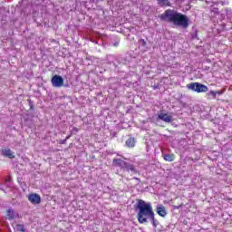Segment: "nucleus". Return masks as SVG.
Wrapping results in <instances>:
<instances>
[{
	"instance_id": "27",
	"label": "nucleus",
	"mask_w": 232,
	"mask_h": 232,
	"mask_svg": "<svg viewBox=\"0 0 232 232\" xmlns=\"http://www.w3.org/2000/svg\"><path fill=\"white\" fill-rule=\"evenodd\" d=\"M68 139H70V135L65 138V140H68Z\"/></svg>"
},
{
	"instance_id": "22",
	"label": "nucleus",
	"mask_w": 232,
	"mask_h": 232,
	"mask_svg": "<svg viewBox=\"0 0 232 232\" xmlns=\"http://www.w3.org/2000/svg\"><path fill=\"white\" fill-rule=\"evenodd\" d=\"M182 207V205L179 206H174V209H180V208Z\"/></svg>"
},
{
	"instance_id": "18",
	"label": "nucleus",
	"mask_w": 232,
	"mask_h": 232,
	"mask_svg": "<svg viewBox=\"0 0 232 232\" xmlns=\"http://www.w3.org/2000/svg\"><path fill=\"white\" fill-rule=\"evenodd\" d=\"M217 93H218V92H215V91L209 92V95H211L212 97H217Z\"/></svg>"
},
{
	"instance_id": "6",
	"label": "nucleus",
	"mask_w": 232,
	"mask_h": 232,
	"mask_svg": "<svg viewBox=\"0 0 232 232\" xmlns=\"http://www.w3.org/2000/svg\"><path fill=\"white\" fill-rule=\"evenodd\" d=\"M44 0H37L35 2V5L37 6L36 9L34 10H30L32 7H34V5H28L23 12L24 14H25V15H28V14H34V12H37L39 10V8L41 7V3H43Z\"/></svg>"
},
{
	"instance_id": "1",
	"label": "nucleus",
	"mask_w": 232,
	"mask_h": 232,
	"mask_svg": "<svg viewBox=\"0 0 232 232\" xmlns=\"http://www.w3.org/2000/svg\"><path fill=\"white\" fill-rule=\"evenodd\" d=\"M160 17L163 21H169L176 26H181L182 28H188V26H189V19H188V16L173 10L165 11Z\"/></svg>"
},
{
	"instance_id": "8",
	"label": "nucleus",
	"mask_w": 232,
	"mask_h": 232,
	"mask_svg": "<svg viewBox=\"0 0 232 232\" xmlns=\"http://www.w3.org/2000/svg\"><path fill=\"white\" fill-rule=\"evenodd\" d=\"M19 217V214L15 212L14 209L9 208L6 211L5 218L7 220H14V218H17Z\"/></svg>"
},
{
	"instance_id": "17",
	"label": "nucleus",
	"mask_w": 232,
	"mask_h": 232,
	"mask_svg": "<svg viewBox=\"0 0 232 232\" xmlns=\"http://www.w3.org/2000/svg\"><path fill=\"white\" fill-rule=\"evenodd\" d=\"M16 229H17V231H22V232H24V226H23V225H17Z\"/></svg>"
},
{
	"instance_id": "12",
	"label": "nucleus",
	"mask_w": 232,
	"mask_h": 232,
	"mask_svg": "<svg viewBox=\"0 0 232 232\" xmlns=\"http://www.w3.org/2000/svg\"><path fill=\"white\" fill-rule=\"evenodd\" d=\"M125 144L127 148H135V138H129Z\"/></svg>"
},
{
	"instance_id": "19",
	"label": "nucleus",
	"mask_w": 232,
	"mask_h": 232,
	"mask_svg": "<svg viewBox=\"0 0 232 232\" xmlns=\"http://www.w3.org/2000/svg\"><path fill=\"white\" fill-rule=\"evenodd\" d=\"M231 15H232L231 9H227V16L231 17Z\"/></svg>"
},
{
	"instance_id": "23",
	"label": "nucleus",
	"mask_w": 232,
	"mask_h": 232,
	"mask_svg": "<svg viewBox=\"0 0 232 232\" xmlns=\"http://www.w3.org/2000/svg\"><path fill=\"white\" fill-rule=\"evenodd\" d=\"M67 140H61L60 144H65Z\"/></svg>"
},
{
	"instance_id": "2",
	"label": "nucleus",
	"mask_w": 232,
	"mask_h": 232,
	"mask_svg": "<svg viewBox=\"0 0 232 232\" xmlns=\"http://www.w3.org/2000/svg\"><path fill=\"white\" fill-rule=\"evenodd\" d=\"M137 209L139 210L137 218L140 224H146L150 216L154 213L151 203H146V201L142 199L138 201Z\"/></svg>"
},
{
	"instance_id": "24",
	"label": "nucleus",
	"mask_w": 232,
	"mask_h": 232,
	"mask_svg": "<svg viewBox=\"0 0 232 232\" xmlns=\"http://www.w3.org/2000/svg\"><path fill=\"white\" fill-rule=\"evenodd\" d=\"M207 5H213V2L206 1Z\"/></svg>"
},
{
	"instance_id": "21",
	"label": "nucleus",
	"mask_w": 232,
	"mask_h": 232,
	"mask_svg": "<svg viewBox=\"0 0 232 232\" xmlns=\"http://www.w3.org/2000/svg\"><path fill=\"white\" fill-rule=\"evenodd\" d=\"M130 32H131L132 34H135V28L134 27H130Z\"/></svg>"
},
{
	"instance_id": "10",
	"label": "nucleus",
	"mask_w": 232,
	"mask_h": 232,
	"mask_svg": "<svg viewBox=\"0 0 232 232\" xmlns=\"http://www.w3.org/2000/svg\"><path fill=\"white\" fill-rule=\"evenodd\" d=\"M2 155L4 157H8V159H14L15 156L14 155V152L10 149H4L2 150Z\"/></svg>"
},
{
	"instance_id": "14",
	"label": "nucleus",
	"mask_w": 232,
	"mask_h": 232,
	"mask_svg": "<svg viewBox=\"0 0 232 232\" xmlns=\"http://www.w3.org/2000/svg\"><path fill=\"white\" fill-rule=\"evenodd\" d=\"M149 219H150L153 227L159 226V220L155 219V212L150 216Z\"/></svg>"
},
{
	"instance_id": "13",
	"label": "nucleus",
	"mask_w": 232,
	"mask_h": 232,
	"mask_svg": "<svg viewBox=\"0 0 232 232\" xmlns=\"http://www.w3.org/2000/svg\"><path fill=\"white\" fill-rule=\"evenodd\" d=\"M163 159L167 162H173L175 160V155L174 154H165V155H163Z\"/></svg>"
},
{
	"instance_id": "5",
	"label": "nucleus",
	"mask_w": 232,
	"mask_h": 232,
	"mask_svg": "<svg viewBox=\"0 0 232 232\" xmlns=\"http://www.w3.org/2000/svg\"><path fill=\"white\" fill-rule=\"evenodd\" d=\"M51 82H52L53 86H54V88H61L64 84V79H63L62 76L54 75L52 78Z\"/></svg>"
},
{
	"instance_id": "4",
	"label": "nucleus",
	"mask_w": 232,
	"mask_h": 232,
	"mask_svg": "<svg viewBox=\"0 0 232 232\" xmlns=\"http://www.w3.org/2000/svg\"><path fill=\"white\" fill-rule=\"evenodd\" d=\"M188 90H192V92H197V93H206L208 92V86L198 83V82H192L187 85Z\"/></svg>"
},
{
	"instance_id": "11",
	"label": "nucleus",
	"mask_w": 232,
	"mask_h": 232,
	"mask_svg": "<svg viewBox=\"0 0 232 232\" xmlns=\"http://www.w3.org/2000/svg\"><path fill=\"white\" fill-rule=\"evenodd\" d=\"M157 213L160 215V217H166V215H168L166 212V208H164L162 205L157 207Z\"/></svg>"
},
{
	"instance_id": "7",
	"label": "nucleus",
	"mask_w": 232,
	"mask_h": 232,
	"mask_svg": "<svg viewBox=\"0 0 232 232\" xmlns=\"http://www.w3.org/2000/svg\"><path fill=\"white\" fill-rule=\"evenodd\" d=\"M28 200L31 204H41V196L39 194H30L28 196Z\"/></svg>"
},
{
	"instance_id": "16",
	"label": "nucleus",
	"mask_w": 232,
	"mask_h": 232,
	"mask_svg": "<svg viewBox=\"0 0 232 232\" xmlns=\"http://www.w3.org/2000/svg\"><path fill=\"white\" fill-rule=\"evenodd\" d=\"M139 44H140V46L146 47V44H148L145 42L144 39H140V40L139 41Z\"/></svg>"
},
{
	"instance_id": "3",
	"label": "nucleus",
	"mask_w": 232,
	"mask_h": 232,
	"mask_svg": "<svg viewBox=\"0 0 232 232\" xmlns=\"http://www.w3.org/2000/svg\"><path fill=\"white\" fill-rule=\"evenodd\" d=\"M112 164L114 166H118L119 168H121V169H123L124 171H131L133 175H137V169H135V166L121 159H114Z\"/></svg>"
},
{
	"instance_id": "25",
	"label": "nucleus",
	"mask_w": 232,
	"mask_h": 232,
	"mask_svg": "<svg viewBox=\"0 0 232 232\" xmlns=\"http://www.w3.org/2000/svg\"><path fill=\"white\" fill-rule=\"evenodd\" d=\"M215 14H218V9L214 10Z\"/></svg>"
},
{
	"instance_id": "15",
	"label": "nucleus",
	"mask_w": 232,
	"mask_h": 232,
	"mask_svg": "<svg viewBox=\"0 0 232 232\" xmlns=\"http://www.w3.org/2000/svg\"><path fill=\"white\" fill-rule=\"evenodd\" d=\"M160 6H169V0H157Z\"/></svg>"
},
{
	"instance_id": "26",
	"label": "nucleus",
	"mask_w": 232,
	"mask_h": 232,
	"mask_svg": "<svg viewBox=\"0 0 232 232\" xmlns=\"http://www.w3.org/2000/svg\"><path fill=\"white\" fill-rule=\"evenodd\" d=\"M157 88H159V85L154 86V90H157Z\"/></svg>"
},
{
	"instance_id": "20",
	"label": "nucleus",
	"mask_w": 232,
	"mask_h": 232,
	"mask_svg": "<svg viewBox=\"0 0 232 232\" xmlns=\"http://www.w3.org/2000/svg\"><path fill=\"white\" fill-rule=\"evenodd\" d=\"M219 4L222 5V6H224V5H229V2L228 1H220Z\"/></svg>"
},
{
	"instance_id": "9",
	"label": "nucleus",
	"mask_w": 232,
	"mask_h": 232,
	"mask_svg": "<svg viewBox=\"0 0 232 232\" xmlns=\"http://www.w3.org/2000/svg\"><path fill=\"white\" fill-rule=\"evenodd\" d=\"M158 119L163 121V122H172L173 117L169 116L168 113L161 112L158 115Z\"/></svg>"
}]
</instances>
